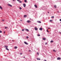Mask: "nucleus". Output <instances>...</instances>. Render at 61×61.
Segmentation results:
<instances>
[{"mask_svg": "<svg viewBox=\"0 0 61 61\" xmlns=\"http://www.w3.org/2000/svg\"><path fill=\"white\" fill-rule=\"evenodd\" d=\"M5 47H6V50H8V51L9 50V49L7 48V47H8V46H5Z\"/></svg>", "mask_w": 61, "mask_h": 61, "instance_id": "1", "label": "nucleus"}, {"mask_svg": "<svg viewBox=\"0 0 61 61\" xmlns=\"http://www.w3.org/2000/svg\"><path fill=\"white\" fill-rule=\"evenodd\" d=\"M8 5L9 6H10V7H12V5H10V4H8Z\"/></svg>", "mask_w": 61, "mask_h": 61, "instance_id": "2", "label": "nucleus"}, {"mask_svg": "<svg viewBox=\"0 0 61 61\" xmlns=\"http://www.w3.org/2000/svg\"><path fill=\"white\" fill-rule=\"evenodd\" d=\"M27 23H31V21L29 20H28L27 21Z\"/></svg>", "mask_w": 61, "mask_h": 61, "instance_id": "3", "label": "nucleus"}, {"mask_svg": "<svg viewBox=\"0 0 61 61\" xmlns=\"http://www.w3.org/2000/svg\"><path fill=\"white\" fill-rule=\"evenodd\" d=\"M61 58L59 57H58L57 59V60H61Z\"/></svg>", "mask_w": 61, "mask_h": 61, "instance_id": "4", "label": "nucleus"}, {"mask_svg": "<svg viewBox=\"0 0 61 61\" xmlns=\"http://www.w3.org/2000/svg\"><path fill=\"white\" fill-rule=\"evenodd\" d=\"M24 43H25V44L26 45H28V43H27L25 41L24 42Z\"/></svg>", "mask_w": 61, "mask_h": 61, "instance_id": "5", "label": "nucleus"}, {"mask_svg": "<svg viewBox=\"0 0 61 61\" xmlns=\"http://www.w3.org/2000/svg\"><path fill=\"white\" fill-rule=\"evenodd\" d=\"M34 28H35V30H37V29H38L36 27H35Z\"/></svg>", "mask_w": 61, "mask_h": 61, "instance_id": "6", "label": "nucleus"}, {"mask_svg": "<svg viewBox=\"0 0 61 61\" xmlns=\"http://www.w3.org/2000/svg\"><path fill=\"white\" fill-rule=\"evenodd\" d=\"M23 5L24 7H25V6H26L25 4H23Z\"/></svg>", "mask_w": 61, "mask_h": 61, "instance_id": "7", "label": "nucleus"}, {"mask_svg": "<svg viewBox=\"0 0 61 61\" xmlns=\"http://www.w3.org/2000/svg\"><path fill=\"white\" fill-rule=\"evenodd\" d=\"M39 30H41V31H42V30H43V28H39Z\"/></svg>", "mask_w": 61, "mask_h": 61, "instance_id": "8", "label": "nucleus"}, {"mask_svg": "<svg viewBox=\"0 0 61 61\" xmlns=\"http://www.w3.org/2000/svg\"><path fill=\"white\" fill-rule=\"evenodd\" d=\"M25 30L27 31H29V30H28V29H25Z\"/></svg>", "mask_w": 61, "mask_h": 61, "instance_id": "9", "label": "nucleus"}, {"mask_svg": "<svg viewBox=\"0 0 61 61\" xmlns=\"http://www.w3.org/2000/svg\"><path fill=\"white\" fill-rule=\"evenodd\" d=\"M34 6L36 8H37V6L36 5H35Z\"/></svg>", "mask_w": 61, "mask_h": 61, "instance_id": "10", "label": "nucleus"}, {"mask_svg": "<svg viewBox=\"0 0 61 61\" xmlns=\"http://www.w3.org/2000/svg\"><path fill=\"white\" fill-rule=\"evenodd\" d=\"M0 8L1 9V10H3V8H2V7H1L0 6Z\"/></svg>", "mask_w": 61, "mask_h": 61, "instance_id": "11", "label": "nucleus"}, {"mask_svg": "<svg viewBox=\"0 0 61 61\" xmlns=\"http://www.w3.org/2000/svg\"><path fill=\"white\" fill-rule=\"evenodd\" d=\"M37 22L39 23H41V22L40 21H37Z\"/></svg>", "mask_w": 61, "mask_h": 61, "instance_id": "12", "label": "nucleus"}, {"mask_svg": "<svg viewBox=\"0 0 61 61\" xmlns=\"http://www.w3.org/2000/svg\"><path fill=\"white\" fill-rule=\"evenodd\" d=\"M27 15H24V17H27Z\"/></svg>", "mask_w": 61, "mask_h": 61, "instance_id": "13", "label": "nucleus"}, {"mask_svg": "<svg viewBox=\"0 0 61 61\" xmlns=\"http://www.w3.org/2000/svg\"><path fill=\"white\" fill-rule=\"evenodd\" d=\"M43 39L44 40H46V38H43Z\"/></svg>", "mask_w": 61, "mask_h": 61, "instance_id": "14", "label": "nucleus"}, {"mask_svg": "<svg viewBox=\"0 0 61 61\" xmlns=\"http://www.w3.org/2000/svg\"><path fill=\"white\" fill-rule=\"evenodd\" d=\"M19 3H22V1L20 0H19Z\"/></svg>", "mask_w": 61, "mask_h": 61, "instance_id": "15", "label": "nucleus"}, {"mask_svg": "<svg viewBox=\"0 0 61 61\" xmlns=\"http://www.w3.org/2000/svg\"><path fill=\"white\" fill-rule=\"evenodd\" d=\"M54 7H55V8H56V5H55L54 6Z\"/></svg>", "mask_w": 61, "mask_h": 61, "instance_id": "16", "label": "nucleus"}, {"mask_svg": "<svg viewBox=\"0 0 61 61\" xmlns=\"http://www.w3.org/2000/svg\"><path fill=\"white\" fill-rule=\"evenodd\" d=\"M53 42H54V41H50L51 43H53Z\"/></svg>", "mask_w": 61, "mask_h": 61, "instance_id": "17", "label": "nucleus"}, {"mask_svg": "<svg viewBox=\"0 0 61 61\" xmlns=\"http://www.w3.org/2000/svg\"><path fill=\"white\" fill-rule=\"evenodd\" d=\"M17 48V46H15L14 47V48L15 49H16V48Z\"/></svg>", "mask_w": 61, "mask_h": 61, "instance_id": "18", "label": "nucleus"}, {"mask_svg": "<svg viewBox=\"0 0 61 61\" xmlns=\"http://www.w3.org/2000/svg\"><path fill=\"white\" fill-rule=\"evenodd\" d=\"M24 2H25V3H26L27 2V0H25Z\"/></svg>", "mask_w": 61, "mask_h": 61, "instance_id": "19", "label": "nucleus"}, {"mask_svg": "<svg viewBox=\"0 0 61 61\" xmlns=\"http://www.w3.org/2000/svg\"><path fill=\"white\" fill-rule=\"evenodd\" d=\"M7 28H8V27H5V29H7Z\"/></svg>", "mask_w": 61, "mask_h": 61, "instance_id": "20", "label": "nucleus"}, {"mask_svg": "<svg viewBox=\"0 0 61 61\" xmlns=\"http://www.w3.org/2000/svg\"><path fill=\"white\" fill-rule=\"evenodd\" d=\"M51 18H54V16H52L51 17Z\"/></svg>", "mask_w": 61, "mask_h": 61, "instance_id": "21", "label": "nucleus"}, {"mask_svg": "<svg viewBox=\"0 0 61 61\" xmlns=\"http://www.w3.org/2000/svg\"><path fill=\"white\" fill-rule=\"evenodd\" d=\"M53 51H54V52H56V51L55 50H53Z\"/></svg>", "mask_w": 61, "mask_h": 61, "instance_id": "22", "label": "nucleus"}, {"mask_svg": "<svg viewBox=\"0 0 61 61\" xmlns=\"http://www.w3.org/2000/svg\"><path fill=\"white\" fill-rule=\"evenodd\" d=\"M19 9H20V10H21V9H22V8H21V7H20L19 8Z\"/></svg>", "mask_w": 61, "mask_h": 61, "instance_id": "23", "label": "nucleus"}, {"mask_svg": "<svg viewBox=\"0 0 61 61\" xmlns=\"http://www.w3.org/2000/svg\"><path fill=\"white\" fill-rule=\"evenodd\" d=\"M37 36H40V35L39 34H38L37 35Z\"/></svg>", "mask_w": 61, "mask_h": 61, "instance_id": "24", "label": "nucleus"}, {"mask_svg": "<svg viewBox=\"0 0 61 61\" xmlns=\"http://www.w3.org/2000/svg\"><path fill=\"white\" fill-rule=\"evenodd\" d=\"M47 32H48V33H49V31H48V29L47 30Z\"/></svg>", "mask_w": 61, "mask_h": 61, "instance_id": "25", "label": "nucleus"}, {"mask_svg": "<svg viewBox=\"0 0 61 61\" xmlns=\"http://www.w3.org/2000/svg\"><path fill=\"white\" fill-rule=\"evenodd\" d=\"M26 38H27V39H28V36H27L26 37Z\"/></svg>", "mask_w": 61, "mask_h": 61, "instance_id": "26", "label": "nucleus"}, {"mask_svg": "<svg viewBox=\"0 0 61 61\" xmlns=\"http://www.w3.org/2000/svg\"><path fill=\"white\" fill-rule=\"evenodd\" d=\"M37 54L38 55H39V53L37 52Z\"/></svg>", "mask_w": 61, "mask_h": 61, "instance_id": "27", "label": "nucleus"}, {"mask_svg": "<svg viewBox=\"0 0 61 61\" xmlns=\"http://www.w3.org/2000/svg\"><path fill=\"white\" fill-rule=\"evenodd\" d=\"M2 21H5V20H2Z\"/></svg>", "mask_w": 61, "mask_h": 61, "instance_id": "28", "label": "nucleus"}, {"mask_svg": "<svg viewBox=\"0 0 61 61\" xmlns=\"http://www.w3.org/2000/svg\"><path fill=\"white\" fill-rule=\"evenodd\" d=\"M2 31H0V33H2Z\"/></svg>", "mask_w": 61, "mask_h": 61, "instance_id": "29", "label": "nucleus"}, {"mask_svg": "<svg viewBox=\"0 0 61 61\" xmlns=\"http://www.w3.org/2000/svg\"><path fill=\"white\" fill-rule=\"evenodd\" d=\"M50 22H52V20H50Z\"/></svg>", "mask_w": 61, "mask_h": 61, "instance_id": "30", "label": "nucleus"}, {"mask_svg": "<svg viewBox=\"0 0 61 61\" xmlns=\"http://www.w3.org/2000/svg\"><path fill=\"white\" fill-rule=\"evenodd\" d=\"M44 61H46V60H44Z\"/></svg>", "mask_w": 61, "mask_h": 61, "instance_id": "31", "label": "nucleus"}, {"mask_svg": "<svg viewBox=\"0 0 61 61\" xmlns=\"http://www.w3.org/2000/svg\"><path fill=\"white\" fill-rule=\"evenodd\" d=\"M22 31H24V29H22Z\"/></svg>", "mask_w": 61, "mask_h": 61, "instance_id": "32", "label": "nucleus"}, {"mask_svg": "<svg viewBox=\"0 0 61 61\" xmlns=\"http://www.w3.org/2000/svg\"><path fill=\"white\" fill-rule=\"evenodd\" d=\"M37 60H38V58H37Z\"/></svg>", "mask_w": 61, "mask_h": 61, "instance_id": "33", "label": "nucleus"}, {"mask_svg": "<svg viewBox=\"0 0 61 61\" xmlns=\"http://www.w3.org/2000/svg\"><path fill=\"white\" fill-rule=\"evenodd\" d=\"M47 43H45V45H47Z\"/></svg>", "mask_w": 61, "mask_h": 61, "instance_id": "34", "label": "nucleus"}, {"mask_svg": "<svg viewBox=\"0 0 61 61\" xmlns=\"http://www.w3.org/2000/svg\"><path fill=\"white\" fill-rule=\"evenodd\" d=\"M5 31H4V34H5Z\"/></svg>", "mask_w": 61, "mask_h": 61, "instance_id": "35", "label": "nucleus"}, {"mask_svg": "<svg viewBox=\"0 0 61 61\" xmlns=\"http://www.w3.org/2000/svg\"><path fill=\"white\" fill-rule=\"evenodd\" d=\"M29 52H31V50H29Z\"/></svg>", "mask_w": 61, "mask_h": 61, "instance_id": "36", "label": "nucleus"}, {"mask_svg": "<svg viewBox=\"0 0 61 61\" xmlns=\"http://www.w3.org/2000/svg\"><path fill=\"white\" fill-rule=\"evenodd\" d=\"M59 33H60V34H61V32H59Z\"/></svg>", "mask_w": 61, "mask_h": 61, "instance_id": "37", "label": "nucleus"}, {"mask_svg": "<svg viewBox=\"0 0 61 61\" xmlns=\"http://www.w3.org/2000/svg\"><path fill=\"white\" fill-rule=\"evenodd\" d=\"M48 14H49V11H48Z\"/></svg>", "mask_w": 61, "mask_h": 61, "instance_id": "38", "label": "nucleus"}, {"mask_svg": "<svg viewBox=\"0 0 61 61\" xmlns=\"http://www.w3.org/2000/svg\"><path fill=\"white\" fill-rule=\"evenodd\" d=\"M60 21H61V19H60Z\"/></svg>", "mask_w": 61, "mask_h": 61, "instance_id": "39", "label": "nucleus"}, {"mask_svg": "<svg viewBox=\"0 0 61 61\" xmlns=\"http://www.w3.org/2000/svg\"><path fill=\"white\" fill-rule=\"evenodd\" d=\"M12 41L13 42H14V40H12Z\"/></svg>", "mask_w": 61, "mask_h": 61, "instance_id": "40", "label": "nucleus"}, {"mask_svg": "<svg viewBox=\"0 0 61 61\" xmlns=\"http://www.w3.org/2000/svg\"><path fill=\"white\" fill-rule=\"evenodd\" d=\"M17 1H18V2H19V0H17Z\"/></svg>", "mask_w": 61, "mask_h": 61, "instance_id": "41", "label": "nucleus"}, {"mask_svg": "<svg viewBox=\"0 0 61 61\" xmlns=\"http://www.w3.org/2000/svg\"><path fill=\"white\" fill-rule=\"evenodd\" d=\"M39 60H40V59L39 58Z\"/></svg>", "mask_w": 61, "mask_h": 61, "instance_id": "42", "label": "nucleus"}, {"mask_svg": "<svg viewBox=\"0 0 61 61\" xmlns=\"http://www.w3.org/2000/svg\"><path fill=\"white\" fill-rule=\"evenodd\" d=\"M20 21H22V20H20Z\"/></svg>", "mask_w": 61, "mask_h": 61, "instance_id": "43", "label": "nucleus"}, {"mask_svg": "<svg viewBox=\"0 0 61 61\" xmlns=\"http://www.w3.org/2000/svg\"><path fill=\"white\" fill-rule=\"evenodd\" d=\"M13 1H14H14H15V0H12Z\"/></svg>", "mask_w": 61, "mask_h": 61, "instance_id": "44", "label": "nucleus"}, {"mask_svg": "<svg viewBox=\"0 0 61 61\" xmlns=\"http://www.w3.org/2000/svg\"><path fill=\"white\" fill-rule=\"evenodd\" d=\"M57 12H58V13H59V11H57Z\"/></svg>", "mask_w": 61, "mask_h": 61, "instance_id": "45", "label": "nucleus"}, {"mask_svg": "<svg viewBox=\"0 0 61 61\" xmlns=\"http://www.w3.org/2000/svg\"><path fill=\"white\" fill-rule=\"evenodd\" d=\"M24 58H25V56L24 57Z\"/></svg>", "mask_w": 61, "mask_h": 61, "instance_id": "46", "label": "nucleus"}, {"mask_svg": "<svg viewBox=\"0 0 61 61\" xmlns=\"http://www.w3.org/2000/svg\"><path fill=\"white\" fill-rule=\"evenodd\" d=\"M30 20H31V19L30 18Z\"/></svg>", "mask_w": 61, "mask_h": 61, "instance_id": "47", "label": "nucleus"}, {"mask_svg": "<svg viewBox=\"0 0 61 61\" xmlns=\"http://www.w3.org/2000/svg\"><path fill=\"white\" fill-rule=\"evenodd\" d=\"M48 29H50V28H48Z\"/></svg>", "mask_w": 61, "mask_h": 61, "instance_id": "48", "label": "nucleus"}, {"mask_svg": "<svg viewBox=\"0 0 61 61\" xmlns=\"http://www.w3.org/2000/svg\"><path fill=\"white\" fill-rule=\"evenodd\" d=\"M20 55H22V53H21Z\"/></svg>", "mask_w": 61, "mask_h": 61, "instance_id": "49", "label": "nucleus"}, {"mask_svg": "<svg viewBox=\"0 0 61 61\" xmlns=\"http://www.w3.org/2000/svg\"><path fill=\"white\" fill-rule=\"evenodd\" d=\"M1 37V36L0 35V37Z\"/></svg>", "mask_w": 61, "mask_h": 61, "instance_id": "50", "label": "nucleus"}]
</instances>
